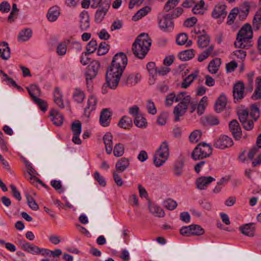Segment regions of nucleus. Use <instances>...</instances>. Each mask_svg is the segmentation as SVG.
Segmentation results:
<instances>
[{
  "label": "nucleus",
  "mask_w": 261,
  "mask_h": 261,
  "mask_svg": "<svg viewBox=\"0 0 261 261\" xmlns=\"http://www.w3.org/2000/svg\"><path fill=\"white\" fill-rule=\"evenodd\" d=\"M50 185L59 193H63L64 190L62 188L61 181L58 180H52L50 181Z\"/></svg>",
  "instance_id": "60"
},
{
  "label": "nucleus",
  "mask_w": 261,
  "mask_h": 261,
  "mask_svg": "<svg viewBox=\"0 0 261 261\" xmlns=\"http://www.w3.org/2000/svg\"><path fill=\"white\" fill-rule=\"evenodd\" d=\"M250 116L253 119L254 121H256L260 116V112L258 107L255 104H253L251 106Z\"/></svg>",
  "instance_id": "45"
},
{
  "label": "nucleus",
  "mask_w": 261,
  "mask_h": 261,
  "mask_svg": "<svg viewBox=\"0 0 261 261\" xmlns=\"http://www.w3.org/2000/svg\"><path fill=\"white\" fill-rule=\"evenodd\" d=\"M192 235L201 236L204 233V229L198 225L192 224Z\"/></svg>",
  "instance_id": "51"
},
{
  "label": "nucleus",
  "mask_w": 261,
  "mask_h": 261,
  "mask_svg": "<svg viewBox=\"0 0 261 261\" xmlns=\"http://www.w3.org/2000/svg\"><path fill=\"white\" fill-rule=\"evenodd\" d=\"M214 49V45L213 44L210 45L206 49L199 55L197 58L198 61L201 62L206 59L210 56L212 57L215 56L216 54H213Z\"/></svg>",
  "instance_id": "26"
},
{
  "label": "nucleus",
  "mask_w": 261,
  "mask_h": 261,
  "mask_svg": "<svg viewBox=\"0 0 261 261\" xmlns=\"http://www.w3.org/2000/svg\"><path fill=\"white\" fill-rule=\"evenodd\" d=\"M67 51V44L65 42H61L57 48V53L59 56L64 55Z\"/></svg>",
  "instance_id": "59"
},
{
  "label": "nucleus",
  "mask_w": 261,
  "mask_h": 261,
  "mask_svg": "<svg viewBox=\"0 0 261 261\" xmlns=\"http://www.w3.org/2000/svg\"><path fill=\"white\" fill-rule=\"evenodd\" d=\"M94 178L101 187H105L106 185V180L98 172L96 171L94 173Z\"/></svg>",
  "instance_id": "62"
},
{
  "label": "nucleus",
  "mask_w": 261,
  "mask_h": 261,
  "mask_svg": "<svg viewBox=\"0 0 261 261\" xmlns=\"http://www.w3.org/2000/svg\"><path fill=\"white\" fill-rule=\"evenodd\" d=\"M201 136V133L199 130H195L192 132L189 136L190 141L191 142L196 143L198 142Z\"/></svg>",
  "instance_id": "52"
},
{
  "label": "nucleus",
  "mask_w": 261,
  "mask_h": 261,
  "mask_svg": "<svg viewBox=\"0 0 261 261\" xmlns=\"http://www.w3.org/2000/svg\"><path fill=\"white\" fill-rule=\"evenodd\" d=\"M180 233L184 236H190L192 235L191 225L187 226H184L180 229Z\"/></svg>",
  "instance_id": "64"
},
{
  "label": "nucleus",
  "mask_w": 261,
  "mask_h": 261,
  "mask_svg": "<svg viewBox=\"0 0 261 261\" xmlns=\"http://www.w3.org/2000/svg\"><path fill=\"white\" fill-rule=\"evenodd\" d=\"M163 205L167 209L172 211L174 210L177 206V203L175 201L171 199H168L165 200L163 202Z\"/></svg>",
  "instance_id": "49"
},
{
  "label": "nucleus",
  "mask_w": 261,
  "mask_h": 261,
  "mask_svg": "<svg viewBox=\"0 0 261 261\" xmlns=\"http://www.w3.org/2000/svg\"><path fill=\"white\" fill-rule=\"evenodd\" d=\"M169 155V144L167 141L162 143L153 156V163L156 167H161L167 160Z\"/></svg>",
  "instance_id": "4"
},
{
  "label": "nucleus",
  "mask_w": 261,
  "mask_h": 261,
  "mask_svg": "<svg viewBox=\"0 0 261 261\" xmlns=\"http://www.w3.org/2000/svg\"><path fill=\"white\" fill-rule=\"evenodd\" d=\"M215 180V179L212 176H202L197 179L196 181V187L199 190H204L207 185Z\"/></svg>",
  "instance_id": "16"
},
{
  "label": "nucleus",
  "mask_w": 261,
  "mask_h": 261,
  "mask_svg": "<svg viewBox=\"0 0 261 261\" xmlns=\"http://www.w3.org/2000/svg\"><path fill=\"white\" fill-rule=\"evenodd\" d=\"M249 112L247 110H242L239 113V118L242 124L248 120Z\"/></svg>",
  "instance_id": "58"
},
{
  "label": "nucleus",
  "mask_w": 261,
  "mask_h": 261,
  "mask_svg": "<svg viewBox=\"0 0 261 261\" xmlns=\"http://www.w3.org/2000/svg\"><path fill=\"white\" fill-rule=\"evenodd\" d=\"M73 98L77 103H81L85 98V93L81 89L75 88L73 93Z\"/></svg>",
  "instance_id": "37"
},
{
  "label": "nucleus",
  "mask_w": 261,
  "mask_h": 261,
  "mask_svg": "<svg viewBox=\"0 0 261 261\" xmlns=\"http://www.w3.org/2000/svg\"><path fill=\"white\" fill-rule=\"evenodd\" d=\"M221 64V60L220 58H216L212 60L208 64L207 69L208 71L212 74L216 73Z\"/></svg>",
  "instance_id": "28"
},
{
  "label": "nucleus",
  "mask_w": 261,
  "mask_h": 261,
  "mask_svg": "<svg viewBox=\"0 0 261 261\" xmlns=\"http://www.w3.org/2000/svg\"><path fill=\"white\" fill-rule=\"evenodd\" d=\"M27 89L33 99L37 97L36 95L40 92V89L36 85H31L29 87H27Z\"/></svg>",
  "instance_id": "43"
},
{
  "label": "nucleus",
  "mask_w": 261,
  "mask_h": 261,
  "mask_svg": "<svg viewBox=\"0 0 261 261\" xmlns=\"http://www.w3.org/2000/svg\"><path fill=\"white\" fill-rule=\"evenodd\" d=\"M60 14V8L57 6H54L48 10L46 16L49 21L54 22L57 19Z\"/></svg>",
  "instance_id": "27"
},
{
  "label": "nucleus",
  "mask_w": 261,
  "mask_h": 261,
  "mask_svg": "<svg viewBox=\"0 0 261 261\" xmlns=\"http://www.w3.org/2000/svg\"><path fill=\"white\" fill-rule=\"evenodd\" d=\"M184 162L181 160L176 162L174 165L173 172L176 176H179L182 174Z\"/></svg>",
  "instance_id": "40"
},
{
  "label": "nucleus",
  "mask_w": 261,
  "mask_h": 261,
  "mask_svg": "<svg viewBox=\"0 0 261 261\" xmlns=\"http://www.w3.org/2000/svg\"><path fill=\"white\" fill-rule=\"evenodd\" d=\"M129 166V160L126 158L120 159L116 163L115 167L120 172H123Z\"/></svg>",
  "instance_id": "25"
},
{
  "label": "nucleus",
  "mask_w": 261,
  "mask_h": 261,
  "mask_svg": "<svg viewBox=\"0 0 261 261\" xmlns=\"http://www.w3.org/2000/svg\"><path fill=\"white\" fill-rule=\"evenodd\" d=\"M22 249L32 254H40V248L29 242H27L25 241H23V243L21 244Z\"/></svg>",
  "instance_id": "17"
},
{
  "label": "nucleus",
  "mask_w": 261,
  "mask_h": 261,
  "mask_svg": "<svg viewBox=\"0 0 261 261\" xmlns=\"http://www.w3.org/2000/svg\"><path fill=\"white\" fill-rule=\"evenodd\" d=\"M255 224L250 223L243 225L240 227L241 232L245 236L253 237L255 232Z\"/></svg>",
  "instance_id": "21"
},
{
  "label": "nucleus",
  "mask_w": 261,
  "mask_h": 261,
  "mask_svg": "<svg viewBox=\"0 0 261 261\" xmlns=\"http://www.w3.org/2000/svg\"><path fill=\"white\" fill-rule=\"evenodd\" d=\"M191 97L186 96L179 103L175 108L173 111V114L175 115L174 121H178L179 120V117L182 116L187 111L188 106L190 103Z\"/></svg>",
  "instance_id": "7"
},
{
  "label": "nucleus",
  "mask_w": 261,
  "mask_h": 261,
  "mask_svg": "<svg viewBox=\"0 0 261 261\" xmlns=\"http://www.w3.org/2000/svg\"><path fill=\"white\" fill-rule=\"evenodd\" d=\"M97 102V99L94 96H90L88 99L87 106L86 107L85 111L90 113L94 110Z\"/></svg>",
  "instance_id": "36"
},
{
  "label": "nucleus",
  "mask_w": 261,
  "mask_h": 261,
  "mask_svg": "<svg viewBox=\"0 0 261 261\" xmlns=\"http://www.w3.org/2000/svg\"><path fill=\"white\" fill-rule=\"evenodd\" d=\"M96 75L97 74L96 72H94V71H92L87 67L85 73V76L86 77V85L88 91H91L92 89V80L94 79Z\"/></svg>",
  "instance_id": "22"
},
{
  "label": "nucleus",
  "mask_w": 261,
  "mask_h": 261,
  "mask_svg": "<svg viewBox=\"0 0 261 261\" xmlns=\"http://www.w3.org/2000/svg\"><path fill=\"white\" fill-rule=\"evenodd\" d=\"M198 74V71H195L185 78L183 80V82L181 85V88H187L192 83L193 81L197 77Z\"/></svg>",
  "instance_id": "31"
},
{
  "label": "nucleus",
  "mask_w": 261,
  "mask_h": 261,
  "mask_svg": "<svg viewBox=\"0 0 261 261\" xmlns=\"http://www.w3.org/2000/svg\"><path fill=\"white\" fill-rule=\"evenodd\" d=\"M147 109L148 112L151 115H155L156 113V109L154 102L151 100H148L147 102Z\"/></svg>",
  "instance_id": "61"
},
{
  "label": "nucleus",
  "mask_w": 261,
  "mask_h": 261,
  "mask_svg": "<svg viewBox=\"0 0 261 261\" xmlns=\"http://www.w3.org/2000/svg\"><path fill=\"white\" fill-rule=\"evenodd\" d=\"M124 69L111 63L106 74L107 87L111 89H115L118 85Z\"/></svg>",
  "instance_id": "2"
},
{
  "label": "nucleus",
  "mask_w": 261,
  "mask_h": 261,
  "mask_svg": "<svg viewBox=\"0 0 261 261\" xmlns=\"http://www.w3.org/2000/svg\"><path fill=\"white\" fill-rule=\"evenodd\" d=\"M173 19L170 14H166L158 16V21L160 28L166 32H171L174 29Z\"/></svg>",
  "instance_id": "6"
},
{
  "label": "nucleus",
  "mask_w": 261,
  "mask_h": 261,
  "mask_svg": "<svg viewBox=\"0 0 261 261\" xmlns=\"http://www.w3.org/2000/svg\"><path fill=\"white\" fill-rule=\"evenodd\" d=\"M226 105V98L224 95H221L215 104V110L217 112H220L223 110Z\"/></svg>",
  "instance_id": "32"
},
{
  "label": "nucleus",
  "mask_w": 261,
  "mask_h": 261,
  "mask_svg": "<svg viewBox=\"0 0 261 261\" xmlns=\"http://www.w3.org/2000/svg\"><path fill=\"white\" fill-rule=\"evenodd\" d=\"M109 45L105 42H101L97 48V54L98 56L106 54L109 50Z\"/></svg>",
  "instance_id": "46"
},
{
  "label": "nucleus",
  "mask_w": 261,
  "mask_h": 261,
  "mask_svg": "<svg viewBox=\"0 0 261 261\" xmlns=\"http://www.w3.org/2000/svg\"><path fill=\"white\" fill-rule=\"evenodd\" d=\"M141 79V75L139 73L126 74L122 77L121 84L124 86H131L137 84Z\"/></svg>",
  "instance_id": "9"
},
{
  "label": "nucleus",
  "mask_w": 261,
  "mask_h": 261,
  "mask_svg": "<svg viewBox=\"0 0 261 261\" xmlns=\"http://www.w3.org/2000/svg\"><path fill=\"white\" fill-rule=\"evenodd\" d=\"M178 3V0H168L164 7V10L166 12L169 11L176 7Z\"/></svg>",
  "instance_id": "55"
},
{
  "label": "nucleus",
  "mask_w": 261,
  "mask_h": 261,
  "mask_svg": "<svg viewBox=\"0 0 261 261\" xmlns=\"http://www.w3.org/2000/svg\"><path fill=\"white\" fill-rule=\"evenodd\" d=\"M32 35V30L30 29H25L22 30L19 33L18 40L19 42H24L30 39Z\"/></svg>",
  "instance_id": "33"
},
{
  "label": "nucleus",
  "mask_w": 261,
  "mask_h": 261,
  "mask_svg": "<svg viewBox=\"0 0 261 261\" xmlns=\"http://www.w3.org/2000/svg\"><path fill=\"white\" fill-rule=\"evenodd\" d=\"M147 69L150 75L153 77L155 75H156V70L157 68L155 66V63L153 62H150L147 63L146 65Z\"/></svg>",
  "instance_id": "50"
},
{
  "label": "nucleus",
  "mask_w": 261,
  "mask_h": 261,
  "mask_svg": "<svg viewBox=\"0 0 261 261\" xmlns=\"http://www.w3.org/2000/svg\"><path fill=\"white\" fill-rule=\"evenodd\" d=\"M63 95L58 87L55 89L54 92V100L55 102L61 109L64 108V105L63 100Z\"/></svg>",
  "instance_id": "29"
},
{
  "label": "nucleus",
  "mask_w": 261,
  "mask_h": 261,
  "mask_svg": "<svg viewBox=\"0 0 261 261\" xmlns=\"http://www.w3.org/2000/svg\"><path fill=\"white\" fill-rule=\"evenodd\" d=\"M204 6V2L201 0L199 3L195 5L192 9L193 12L195 14H200L203 13V8Z\"/></svg>",
  "instance_id": "53"
},
{
  "label": "nucleus",
  "mask_w": 261,
  "mask_h": 261,
  "mask_svg": "<svg viewBox=\"0 0 261 261\" xmlns=\"http://www.w3.org/2000/svg\"><path fill=\"white\" fill-rule=\"evenodd\" d=\"M238 13V9L234 8L231 10V12L229 13L227 17L228 21L227 23L228 24L231 25L233 23L234 20L236 19V16Z\"/></svg>",
  "instance_id": "54"
},
{
  "label": "nucleus",
  "mask_w": 261,
  "mask_h": 261,
  "mask_svg": "<svg viewBox=\"0 0 261 261\" xmlns=\"http://www.w3.org/2000/svg\"><path fill=\"white\" fill-rule=\"evenodd\" d=\"M233 144L232 139L227 136L222 135L215 140L214 146L220 149L230 147Z\"/></svg>",
  "instance_id": "8"
},
{
  "label": "nucleus",
  "mask_w": 261,
  "mask_h": 261,
  "mask_svg": "<svg viewBox=\"0 0 261 261\" xmlns=\"http://www.w3.org/2000/svg\"><path fill=\"white\" fill-rule=\"evenodd\" d=\"M102 7L98 9L95 15V21L96 23H100L103 19L111 5L110 0H105L103 3Z\"/></svg>",
  "instance_id": "10"
},
{
  "label": "nucleus",
  "mask_w": 261,
  "mask_h": 261,
  "mask_svg": "<svg viewBox=\"0 0 261 261\" xmlns=\"http://www.w3.org/2000/svg\"><path fill=\"white\" fill-rule=\"evenodd\" d=\"M210 39L208 35L204 32L198 38L197 44L199 48H203L207 46L210 43Z\"/></svg>",
  "instance_id": "30"
},
{
  "label": "nucleus",
  "mask_w": 261,
  "mask_h": 261,
  "mask_svg": "<svg viewBox=\"0 0 261 261\" xmlns=\"http://www.w3.org/2000/svg\"><path fill=\"white\" fill-rule=\"evenodd\" d=\"M151 40L147 34L142 33L135 39L132 45L133 54L139 59L145 58L150 49Z\"/></svg>",
  "instance_id": "1"
},
{
  "label": "nucleus",
  "mask_w": 261,
  "mask_h": 261,
  "mask_svg": "<svg viewBox=\"0 0 261 261\" xmlns=\"http://www.w3.org/2000/svg\"><path fill=\"white\" fill-rule=\"evenodd\" d=\"M149 210L151 213L156 217H163L165 216L164 210L157 205H151L149 206Z\"/></svg>",
  "instance_id": "42"
},
{
  "label": "nucleus",
  "mask_w": 261,
  "mask_h": 261,
  "mask_svg": "<svg viewBox=\"0 0 261 261\" xmlns=\"http://www.w3.org/2000/svg\"><path fill=\"white\" fill-rule=\"evenodd\" d=\"M127 63V58L123 53L116 54L112 60V64L125 69Z\"/></svg>",
  "instance_id": "13"
},
{
  "label": "nucleus",
  "mask_w": 261,
  "mask_h": 261,
  "mask_svg": "<svg viewBox=\"0 0 261 261\" xmlns=\"http://www.w3.org/2000/svg\"><path fill=\"white\" fill-rule=\"evenodd\" d=\"M226 6L222 3L216 5L212 13V15L214 18L224 19L226 17Z\"/></svg>",
  "instance_id": "14"
},
{
  "label": "nucleus",
  "mask_w": 261,
  "mask_h": 261,
  "mask_svg": "<svg viewBox=\"0 0 261 261\" xmlns=\"http://www.w3.org/2000/svg\"><path fill=\"white\" fill-rule=\"evenodd\" d=\"M253 36L252 29L249 23L245 24L237 34L236 41L234 42L236 47L248 48L250 46L249 43Z\"/></svg>",
  "instance_id": "3"
},
{
  "label": "nucleus",
  "mask_w": 261,
  "mask_h": 261,
  "mask_svg": "<svg viewBox=\"0 0 261 261\" xmlns=\"http://www.w3.org/2000/svg\"><path fill=\"white\" fill-rule=\"evenodd\" d=\"M106 152L111 154L113 150V136L110 133H107L103 137Z\"/></svg>",
  "instance_id": "20"
},
{
  "label": "nucleus",
  "mask_w": 261,
  "mask_h": 261,
  "mask_svg": "<svg viewBox=\"0 0 261 261\" xmlns=\"http://www.w3.org/2000/svg\"><path fill=\"white\" fill-rule=\"evenodd\" d=\"M194 50L193 49L184 50L179 53L178 56L179 59L181 61H188L194 57Z\"/></svg>",
  "instance_id": "34"
},
{
  "label": "nucleus",
  "mask_w": 261,
  "mask_h": 261,
  "mask_svg": "<svg viewBox=\"0 0 261 261\" xmlns=\"http://www.w3.org/2000/svg\"><path fill=\"white\" fill-rule=\"evenodd\" d=\"M188 36L186 33H180L176 37V43L177 44L182 45L185 44L187 41Z\"/></svg>",
  "instance_id": "56"
},
{
  "label": "nucleus",
  "mask_w": 261,
  "mask_h": 261,
  "mask_svg": "<svg viewBox=\"0 0 261 261\" xmlns=\"http://www.w3.org/2000/svg\"><path fill=\"white\" fill-rule=\"evenodd\" d=\"M97 42L96 40L92 39L87 44L86 47L87 52H86L85 56L87 54H91L94 53L97 49Z\"/></svg>",
  "instance_id": "47"
},
{
  "label": "nucleus",
  "mask_w": 261,
  "mask_h": 261,
  "mask_svg": "<svg viewBox=\"0 0 261 261\" xmlns=\"http://www.w3.org/2000/svg\"><path fill=\"white\" fill-rule=\"evenodd\" d=\"M201 120L204 125H216L219 123L218 118L212 115L204 116L201 118Z\"/></svg>",
  "instance_id": "24"
},
{
  "label": "nucleus",
  "mask_w": 261,
  "mask_h": 261,
  "mask_svg": "<svg viewBox=\"0 0 261 261\" xmlns=\"http://www.w3.org/2000/svg\"><path fill=\"white\" fill-rule=\"evenodd\" d=\"M212 153V148L210 144L201 142L197 145L192 152L191 156L195 161L209 157Z\"/></svg>",
  "instance_id": "5"
},
{
  "label": "nucleus",
  "mask_w": 261,
  "mask_h": 261,
  "mask_svg": "<svg viewBox=\"0 0 261 261\" xmlns=\"http://www.w3.org/2000/svg\"><path fill=\"white\" fill-rule=\"evenodd\" d=\"M9 187L11 190L13 196L18 201H20L21 200V196L20 192L18 191L16 187L12 184L10 185Z\"/></svg>",
  "instance_id": "63"
},
{
  "label": "nucleus",
  "mask_w": 261,
  "mask_h": 261,
  "mask_svg": "<svg viewBox=\"0 0 261 261\" xmlns=\"http://www.w3.org/2000/svg\"><path fill=\"white\" fill-rule=\"evenodd\" d=\"M71 130L73 134L80 135L82 131V124L80 121H76L71 124Z\"/></svg>",
  "instance_id": "48"
},
{
  "label": "nucleus",
  "mask_w": 261,
  "mask_h": 261,
  "mask_svg": "<svg viewBox=\"0 0 261 261\" xmlns=\"http://www.w3.org/2000/svg\"><path fill=\"white\" fill-rule=\"evenodd\" d=\"M50 116L51 117V121L55 125L61 126L63 124L64 117L58 110H51L50 111Z\"/></svg>",
  "instance_id": "18"
},
{
  "label": "nucleus",
  "mask_w": 261,
  "mask_h": 261,
  "mask_svg": "<svg viewBox=\"0 0 261 261\" xmlns=\"http://www.w3.org/2000/svg\"><path fill=\"white\" fill-rule=\"evenodd\" d=\"M134 122L136 126L141 128H145L147 126L146 119L141 114L135 117Z\"/></svg>",
  "instance_id": "35"
},
{
  "label": "nucleus",
  "mask_w": 261,
  "mask_h": 261,
  "mask_svg": "<svg viewBox=\"0 0 261 261\" xmlns=\"http://www.w3.org/2000/svg\"><path fill=\"white\" fill-rule=\"evenodd\" d=\"M261 26V10L255 13L253 19V27L255 30H258Z\"/></svg>",
  "instance_id": "39"
},
{
  "label": "nucleus",
  "mask_w": 261,
  "mask_h": 261,
  "mask_svg": "<svg viewBox=\"0 0 261 261\" xmlns=\"http://www.w3.org/2000/svg\"><path fill=\"white\" fill-rule=\"evenodd\" d=\"M118 125L121 128L128 129L132 125V120L127 116H124L120 120Z\"/></svg>",
  "instance_id": "41"
},
{
  "label": "nucleus",
  "mask_w": 261,
  "mask_h": 261,
  "mask_svg": "<svg viewBox=\"0 0 261 261\" xmlns=\"http://www.w3.org/2000/svg\"><path fill=\"white\" fill-rule=\"evenodd\" d=\"M124 152V145L121 143H117L116 144L113 150V154L116 157H120L123 155Z\"/></svg>",
  "instance_id": "44"
},
{
  "label": "nucleus",
  "mask_w": 261,
  "mask_h": 261,
  "mask_svg": "<svg viewBox=\"0 0 261 261\" xmlns=\"http://www.w3.org/2000/svg\"><path fill=\"white\" fill-rule=\"evenodd\" d=\"M0 57L4 60H7L10 57V49L8 43L5 41L0 43Z\"/></svg>",
  "instance_id": "23"
},
{
  "label": "nucleus",
  "mask_w": 261,
  "mask_h": 261,
  "mask_svg": "<svg viewBox=\"0 0 261 261\" xmlns=\"http://www.w3.org/2000/svg\"><path fill=\"white\" fill-rule=\"evenodd\" d=\"M150 11L151 8L150 7L145 6L139 10L133 16V19L134 20H138L146 15Z\"/></svg>",
  "instance_id": "38"
},
{
  "label": "nucleus",
  "mask_w": 261,
  "mask_h": 261,
  "mask_svg": "<svg viewBox=\"0 0 261 261\" xmlns=\"http://www.w3.org/2000/svg\"><path fill=\"white\" fill-rule=\"evenodd\" d=\"M244 84L241 81H239L234 85L233 88V95L234 99L239 101L244 98Z\"/></svg>",
  "instance_id": "12"
},
{
  "label": "nucleus",
  "mask_w": 261,
  "mask_h": 261,
  "mask_svg": "<svg viewBox=\"0 0 261 261\" xmlns=\"http://www.w3.org/2000/svg\"><path fill=\"white\" fill-rule=\"evenodd\" d=\"M34 101L38 105L41 111L45 112L47 110V103L43 100L38 97L33 99Z\"/></svg>",
  "instance_id": "57"
},
{
  "label": "nucleus",
  "mask_w": 261,
  "mask_h": 261,
  "mask_svg": "<svg viewBox=\"0 0 261 261\" xmlns=\"http://www.w3.org/2000/svg\"><path fill=\"white\" fill-rule=\"evenodd\" d=\"M229 127L234 138L239 140L242 136L241 128L238 121L233 119L229 122Z\"/></svg>",
  "instance_id": "15"
},
{
  "label": "nucleus",
  "mask_w": 261,
  "mask_h": 261,
  "mask_svg": "<svg viewBox=\"0 0 261 261\" xmlns=\"http://www.w3.org/2000/svg\"><path fill=\"white\" fill-rule=\"evenodd\" d=\"M80 28L82 31H86L90 27V18L88 12L83 11L81 13Z\"/></svg>",
  "instance_id": "19"
},
{
  "label": "nucleus",
  "mask_w": 261,
  "mask_h": 261,
  "mask_svg": "<svg viewBox=\"0 0 261 261\" xmlns=\"http://www.w3.org/2000/svg\"><path fill=\"white\" fill-rule=\"evenodd\" d=\"M112 112L109 109L106 108L101 110L99 116L100 124L103 127L109 126L111 120Z\"/></svg>",
  "instance_id": "11"
}]
</instances>
